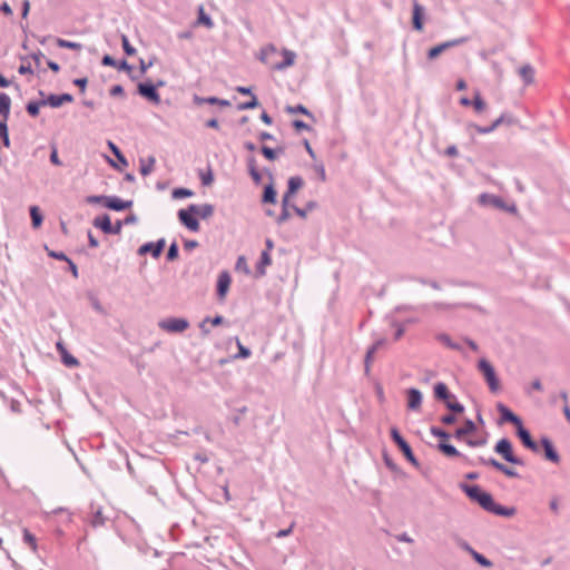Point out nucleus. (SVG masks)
I'll list each match as a JSON object with an SVG mask.
<instances>
[{
  "label": "nucleus",
  "mask_w": 570,
  "mask_h": 570,
  "mask_svg": "<svg viewBox=\"0 0 570 570\" xmlns=\"http://www.w3.org/2000/svg\"><path fill=\"white\" fill-rule=\"evenodd\" d=\"M50 161L56 165V166H60L61 165V161L58 157V151H57V148L53 147L52 148V151H51V155H50Z\"/></svg>",
  "instance_id": "obj_56"
},
{
  "label": "nucleus",
  "mask_w": 570,
  "mask_h": 570,
  "mask_svg": "<svg viewBox=\"0 0 570 570\" xmlns=\"http://www.w3.org/2000/svg\"><path fill=\"white\" fill-rule=\"evenodd\" d=\"M94 226L100 228L106 234H119L121 230V224L117 223V225L114 226L108 215L96 217Z\"/></svg>",
  "instance_id": "obj_7"
},
{
  "label": "nucleus",
  "mask_w": 570,
  "mask_h": 570,
  "mask_svg": "<svg viewBox=\"0 0 570 570\" xmlns=\"http://www.w3.org/2000/svg\"><path fill=\"white\" fill-rule=\"evenodd\" d=\"M431 433L433 435L442 439V442H446L449 440V438H450V435L445 431H443V430H441L439 428H434V426L431 428Z\"/></svg>",
  "instance_id": "obj_46"
},
{
  "label": "nucleus",
  "mask_w": 570,
  "mask_h": 570,
  "mask_svg": "<svg viewBox=\"0 0 570 570\" xmlns=\"http://www.w3.org/2000/svg\"><path fill=\"white\" fill-rule=\"evenodd\" d=\"M475 430H476V426H475L474 422L471 420H468V421H465L463 426L459 428L455 431L454 436L458 440H463L468 434L473 433Z\"/></svg>",
  "instance_id": "obj_18"
},
{
  "label": "nucleus",
  "mask_w": 570,
  "mask_h": 570,
  "mask_svg": "<svg viewBox=\"0 0 570 570\" xmlns=\"http://www.w3.org/2000/svg\"><path fill=\"white\" fill-rule=\"evenodd\" d=\"M391 436L393 441L396 443V445L400 448V450L403 452V454L409 459L410 461L414 462V455L412 452L411 446L409 443L401 436L400 432L396 428L391 429Z\"/></svg>",
  "instance_id": "obj_8"
},
{
  "label": "nucleus",
  "mask_w": 570,
  "mask_h": 570,
  "mask_svg": "<svg viewBox=\"0 0 570 570\" xmlns=\"http://www.w3.org/2000/svg\"><path fill=\"white\" fill-rule=\"evenodd\" d=\"M422 394L416 389L407 391V407L412 411H417L421 407Z\"/></svg>",
  "instance_id": "obj_14"
},
{
  "label": "nucleus",
  "mask_w": 570,
  "mask_h": 570,
  "mask_svg": "<svg viewBox=\"0 0 570 570\" xmlns=\"http://www.w3.org/2000/svg\"><path fill=\"white\" fill-rule=\"evenodd\" d=\"M497 407L501 414L502 421L510 422V423L514 424L517 428L522 424L521 420L510 409H508L502 403H499Z\"/></svg>",
  "instance_id": "obj_13"
},
{
  "label": "nucleus",
  "mask_w": 570,
  "mask_h": 570,
  "mask_svg": "<svg viewBox=\"0 0 570 570\" xmlns=\"http://www.w3.org/2000/svg\"><path fill=\"white\" fill-rule=\"evenodd\" d=\"M87 82H88V81H87V78H78V79H75V80H73V83H75L76 86H78V87L81 89V91H82V92H83V91H85V89H86Z\"/></svg>",
  "instance_id": "obj_58"
},
{
  "label": "nucleus",
  "mask_w": 570,
  "mask_h": 570,
  "mask_svg": "<svg viewBox=\"0 0 570 570\" xmlns=\"http://www.w3.org/2000/svg\"><path fill=\"white\" fill-rule=\"evenodd\" d=\"M214 208L210 205L198 206V213H195L200 218H207L213 215Z\"/></svg>",
  "instance_id": "obj_38"
},
{
  "label": "nucleus",
  "mask_w": 570,
  "mask_h": 570,
  "mask_svg": "<svg viewBox=\"0 0 570 570\" xmlns=\"http://www.w3.org/2000/svg\"><path fill=\"white\" fill-rule=\"evenodd\" d=\"M438 449L446 456H461V453L446 442H440Z\"/></svg>",
  "instance_id": "obj_30"
},
{
  "label": "nucleus",
  "mask_w": 570,
  "mask_h": 570,
  "mask_svg": "<svg viewBox=\"0 0 570 570\" xmlns=\"http://www.w3.org/2000/svg\"><path fill=\"white\" fill-rule=\"evenodd\" d=\"M519 75L527 85H530L534 80V70L531 66L525 65L519 69Z\"/></svg>",
  "instance_id": "obj_23"
},
{
  "label": "nucleus",
  "mask_w": 570,
  "mask_h": 570,
  "mask_svg": "<svg viewBox=\"0 0 570 570\" xmlns=\"http://www.w3.org/2000/svg\"><path fill=\"white\" fill-rule=\"evenodd\" d=\"M287 111L288 112H301V114H304V115H307V116H311L309 111L303 106V105H298L296 107H288L287 108Z\"/></svg>",
  "instance_id": "obj_51"
},
{
  "label": "nucleus",
  "mask_w": 570,
  "mask_h": 570,
  "mask_svg": "<svg viewBox=\"0 0 570 570\" xmlns=\"http://www.w3.org/2000/svg\"><path fill=\"white\" fill-rule=\"evenodd\" d=\"M43 106L40 102H29L28 106H27V111L29 112L30 116L32 117H37L39 115V110H40V107Z\"/></svg>",
  "instance_id": "obj_43"
},
{
  "label": "nucleus",
  "mask_w": 570,
  "mask_h": 570,
  "mask_svg": "<svg viewBox=\"0 0 570 570\" xmlns=\"http://www.w3.org/2000/svg\"><path fill=\"white\" fill-rule=\"evenodd\" d=\"M446 406H448L451 411L456 412V413H461V412H463V410H464V409H463V406H462L460 403L455 402V401H449V400H448V401H446Z\"/></svg>",
  "instance_id": "obj_49"
},
{
  "label": "nucleus",
  "mask_w": 570,
  "mask_h": 570,
  "mask_svg": "<svg viewBox=\"0 0 570 570\" xmlns=\"http://www.w3.org/2000/svg\"><path fill=\"white\" fill-rule=\"evenodd\" d=\"M155 161L156 160L154 157H148L147 159H141L140 160V174L142 176L149 175L154 170Z\"/></svg>",
  "instance_id": "obj_29"
},
{
  "label": "nucleus",
  "mask_w": 570,
  "mask_h": 570,
  "mask_svg": "<svg viewBox=\"0 0 570 570\" xmlns=\"http://www.w3.org/2000/svg\"><path fill=\"white\" fill-rule=\"evenodd\" d=\"M195 213H198V206L190 205L187 209H180L178 212L179 220L191 232H198L199 223L195 217Z\"/></svg>",
  "instance_id": "obj_3"
},
{
  "label": "nucleus",
  "mask_w": 570,
  "mask_h": 570,
  "mask_svg": "<svg viewBox=\"0 0 570 570\" xmlns=\"http://www.w3.org/2000/svg\"><path fill=\"white\" fill-rule=\"evenodd\" d=\"M485 463L490 464L491 466H493L498 471L503 470V466H504V464L500 463L495 459H490V460L485 461Z\"/></svg>",
  "instance_id": "obj_59"
},
{
  "label": "nucleus",
  "mask_w": 570,
  "mask_h": 570,
  "mask_svg": "<svg viewBox=\"0 0 570 570\" xmlns=\"http://www.w3.org/2000/svg\"><path fill=\"white\" fill-rule=\"evenodd\" d=\"M494 450L505 461H508L510 463H513V464H518V465H522L523 464V462L513 454L512 444H511V442L508 439H501L497 443Z\"/></svg>",
  "instance_id": "obj_4"
},
{
  "label": "nucleus",
  "mask_w": 570,
  "mask_h": 570,
  "mask_svg": "<svg viewBox=\"0 0 570 570\" xmlns=\"http://www.w3.org/2000/svg\"><path fill=\"white\" fill-rule=\"evenodd\" d=\"M72 100V96L69 94L50 95L46 99L41 100V104L45 106H50L52 108H58L66 102H71Z\"/></svg>",
  "instance_id": "obj_10"
},
{
  "label": "nucleus",
  "mask_w": 570,
  "mask_h": 570,
  "mask_svg": "<svg viewBox=\"0 0 570 570\" xmlns=\"http://www.w3.org/2000/svg\"><path fill=\"white\" fill-rule=\"evenodd\" d=\"M518 435L522 443L524 444V446L532 451L538 450L535 442L532 440L530 433L522 426V424L518 426Z\"/></svg>",
  "instance_id": "obj_17"
},
{
  "label": "nucleus",
  "mask_w": 570,
  "mask_h": 570,
  "mask_svg": "<svg viewBox=\"0 0 570 570\" xmlns=\"http://www.w3.org/2000/svg\"><path fill=\"white\" fill-rule=\"evenodd\" d=\"M466 41L465 38H459V39H453V40H449V41H445V42H442L433 48H431L429 51H428V58L430 60H434L436 59L442 52H444L445 50L450 49V48H453V47H456V46H460L462 43H464Z\"/></svg>",
  "instance_id": "obj_6"
},
{
  "label": "nucleus",
  "mask_w": 570,
  "mask_h": 570,
  "mask_svg": "<svg viewBox=\"0 0 570 570\" xmlns=\"http://www.w3.org/2000/svg\"><path fill=\"white\" fill-rule=\"evenodd\" d=\"M30 216H31V220H32V226L35 228L40 227L42 224V215L40 214V210L37 206H32L30 208Z\"/></svg>",
  "instance_id": "obj_31"
},
{
  "label": "nucleus",
  "mask_w": 570,
  "mask_h": 570,
  "mask_svg": "<svg viewBox=\"0 0 570 570\" xmlns=\"http://www.w3.org/2000/svg\"><path fill=\"white\" fill-rule=\"evenodd\" d=\"M42 58H43V53L40 52V51L35 52V53L31 55V59L35 61L36 68H40L41 67Z\"/></svg>",
  "instance_id": "obj_55"
},
{
  "label": "nucleus",
  "mask_w": 570,
  "mask_h": 570,
  "mask_svg": "<svg viewBox=\"0 0 570 570\" xmlns=\"http://www.w3.org/2000/svg\"><path fill=\"white\" fill-rule=\"evenodd\" d=\"M500 472L504 473L507 476H510V478L518 476V473L513 469H510L505 465L503 466V470H501Z\"/></svg>",
  "instance_id": "obj_63"
},
{
  "label": "nucleus",
  "mask_w": 570,
  "mask_h": 570,
  "mask_svg": "<svg viewBox=\"0 0 570 570\" xmlns=\"http://www.w3.org/2000/svg\"><path fill=\"white\" fill-rule=\"evenodd\" d=\"M57 45L60 48H68V49H72V50H80L81 49V45L80 43L68 41V40L60 39V38L57 39Z\"/></svg>",
  "instance_id": "obj_34"
},
{
  "label": "nucleus",
  "mask_w": 570,
  "mask_h": 570,
  "mask_svg": "<svg viewBox=\"0 0 570 570\" xmlns=\"http://www.w3.org/2000/svg\"><path fill=\"white\" fill-rule=\"evenodd\" d=\"M57 350L60 352L62 361L67 366H77L79 364L76 357L68 354L67 350L63 347L61 343H57Z\"/></svg>",
  "instance_id": "obj_21"
},
{
  "label": "nucleus",
  "mask_w": 570,
  "mask_h": 570,
  "mask_svg": "<svg viewBox=\"0 0 570 570\" xmlns=\"http://www.w3.org/2000/svg\"><path fill=\"white\" fill-rule=\"evenodd\" d=\"M159 325L167 332L179 333L188 327V322L184 318H168L163 321Z\"/></svg>",
  "instance_id": "obj_9"
},
{
  "label": "nucleus",
  "mask_w": 570,
  "mask_h": 570,
  "mask_svg": "<svg viewBox=\"0 0 570 570\" xmlns=\"http://www.w3.org/2000/svg\"><path fill=\"white\" fill-rule=\"evenodd\" d=\"M296 55L289 50H277L274 46H267L261 51V59L272 69H284L295 62Z\"/></svg>",
  "instance_id": "obj_1"
},
{
  "label": "nucleus",
  "mask_w": 570,
  "mask_h": 570,
  "mask_svg": "<svg viewBox=\"0 0 570 570\" xmlns=\"http://www.w3.org/2000/svg\"><path fill=\"white\" fill-rule=\"evenodd\" d=\"M272 264V257L268 250H264L261 255V261L257 265V272L259 275L265 274V268Z\"/></svg>",
  "instance_id": "obj_26"
},
{
  "label": "nucleus",
  "mask_w": 570,
  "mask_h": 570,
  "mask_svg": "<svg viewBox=\"0 0 570 570\" xmlns=\"http://www.w3.org/2000/svg\"><path fill=\"white\" fill-rule=\"evenodd\" d=\"M258 100L255 95H252L250 100L238 105L239 110L254 109L258 107Z\"/></svg>",
  "instance_id": "obj_35"
},
{
  "label": "nucleus",
  "mask_w": 570,
  "mask_h": 570,
  "mask_svg": "<svg viewBox=\"0 0 570 570\" xmlns=\"http://www.w3.org/2000/svg\"><path fill=\"white\" fill-rule=\"evenodd\" d=\"M293 126L297 129V130H308L309 127L307 124H305L304 121L302 120H295L293 122Z\"/></svg>",
  "instance_id": "obj_60"
},
{
  "label": "nucleus",
  "mask_w": 570,
  "mask_h": 570,
  "mask_svg": "<svg viewBox=\"0 0 570 570\" xmlns=\"http://www.w3.org/2000/svg\"><path fill=\"white\" fill-rule=\"evenodd\" d=\"M11 99L4 94L0 92V116H2V120L7 121L10 112Z\"/></svg>",
  "instance_id": "obj_19"
},
{
  "label": "nucleus",
  "mask_w": 570,
  "mask_h": 570,
  "mask_svg": "<svg viewBox=\"0 0 570 570\" xmlns=\"http://www.w3.org/2000/svg\"><path fill=\"white\" fill-rule=\"evenodd\" d=\"M472 106L476 112H482L485 109V102L481 98L479 91L475 92L474 99L472 100Z\"/></svg>",
  "instance_id": "obj_33"
},
{
  "label": "nucleus",
  "mask_w": 570,
  "mask_h": 570,
  "mask_svg": "<svg viewBox=\"0 0 570 570\" xmlns=\"http://www.w3.org/2000/svg\"><path fill=\"white\" fill-rule=\"evenodd\" d=\"M1 139L6 146H9L8 127L4 120H0V140Z\"/></svg>",
  "instance_id": "obj_40"
},
{
  "label": "nucleus",
  "mask_w": 570,
  "mask_h": 570,
  "mask_svg": "<svg viewBox=\"0 0 570 570\" xmlns=\"http://www.w3.org/2000/svg\"><path fill=\"white\" fill-rule=\"evenodd\" d=\"M542 445L544 448V452H546L547 459L552 461V462H558L559 461V455L554 451V449L552 446V443L548 439H543L542 440Z\"/></svg>",
  "instance_id": "obj_25"
},
{
  "label": "nucleus",
  "mask_w": 570,
  "mask_h": 570,
  "mask_svg": "<svg viewBox=\"0 0 570 570\" xmlns=\"http://www.w3.org/2000/svg\"><path fill=\"white\" fill-rule=\"evenodd\" d=\"M502 122V117L498 118L490 127L474 126L479 134H489L493 131Z\"/></svg>",
  "instance_id": "obj_36"
},
{
  "label": "nucleus",
  "mask_w": 570,
  "mask_h": 570,
  "mask_svg": "<svg viewBox=\"0 0 570 570\" xmlns=\"http://www.w3.org/2000/svg\"><path fill=\"white\" fill-rule=\"evenodd\" d=\"M465 442L471 448L482 446L485 444L484 439H468Z\"/></svg>",
  "instance_id": "obj_52"
},
{
  "label": "nucleus",
  "mask_w": 570,
  "mask_h": 570,
  "mask_svg": "<svg viewBox=\"0 0 570 570\" xmlns=\"http://www.w3.org/2000/svg\"><path fill=\"white\" fill-rule=\"evenodd\" d=\"M193 196V191L186 188H177L173 191L174 198H185Z\"/></svg>",
  "instance_id": "obj_45"
},
{
  "label": "nucleus",
  "mask_w": 570,
  "mask_h": 570,
  "mask_svg": "<svg viewBox=\"0 0 570 570\" xmlns=\"http://www.w3.org/2000/svg\"><path fill=\"white\" fill-rule=\"evenodd\" d=\"M466 495L472 500L478 502L484 510L495 513L498 515H510L511 512H508L504 508L494 503L492 495L485 491H483L478 485H464L463 487Z\"/></svg>",
  "instance_id": "obj_2"
},
{
  "label": "nucleus",
  "mask_w": 570,
  "mask_h": 570,
  "mask_svg": "<svg viewBox=\"0 0 570 570\" xmlns=\"http://www.w3.org/2000/svg\"><path fill=\"white\" fill-rule=\"evenodd\" d=\"M423 8L417 3L413 8V27L417 31L423 30Z\"/></svg>",
  "instance_id": "obj_20"
},
{
  "label": "nucleus",
  "mask_w": 570,
  "mask_h": 570,
  "mask_svg": "<svg viewBox=\"0 0 570 570\" xmlns=\"http://www.w3.org/2000/svg\"><path fill=\"white\" fill-rule=\"evenodd\" d=\"M177 256H178V246L174 243L170 245V247L168 249L167 257L169 261H174L177 258Z\"/></svg>",
  "instance_id": "obj_50"
},
{
  "label": "nucleus",
  "mask_w": 570,
  "mask_h": 570,
  "mask_svg": "<svg viewBox=\"0 0 570 570\" xmlns=\"http://www.w3.org/2000/svg\"><path fill=\"white\" fill-rule=\"evenodd\" d=\"M105 206L109 209L114 210H124L127 208L128 204L120 198H106Z\"/></svg>",
  "instance_id": "obj_22"
},
{
  "label": "nucleus",
  "mask_w": 570,
  "mask_h": 570,
  "mask_svg": "<svg viewBox=\"0 0 570 570\" xmlns=\"http://www.w3.org/2000/svg\"><path fill=\"white\" fill-rule=\"evenodd\" d=\"M49 256L56 258V259H59V261H65V262H68L69 258L66 256L65 253L60 252V253H57V252H49Z\"/></svg>",
  "instance_id": "obj_57"
},
{
  "label": "nucleus",
  "mask_w": 570,
  "mask_h": 570,
  "mask_svg": "<svg viewBox=\"0 0 570 570\" xmlns=\"http://www.w3.org/2000/svg\"><path fill=\"white\" fill-rule=\"evenodd\" d=\"M90 524L94 528L101 527L105 524V517L102 515V512L100 510H97L90 521Z\"/></svg>",
  "instance_id": "obj_37"
},
{
  "label": "nucleus",
  "mask_w": 570,
  "mask_h": 570,
  "mask_svg": "<svg viewBox=\"0 0 570 570\" xmlns=\"http://www.w3.org/2000/svg\"><path fill=\"white\" fill-rule=\"evenodd\" d=\"M434 395L440 400L448 401L450 399V392L448 390V386L442 382L435 384Z\"/></svg>",
  "instance_id": "obj_28"
},
{
  "label": "nucleus",
  "mask_w": 570,
  "mask_h": 570,
  "mask_svg": "<svg viewBox=\"0 0 570 570\" xmlns=\"http://www.w3.org/2000/svg\"><path fill=\"white\" fill-rule=\"evenodd\" d=\"M164 245H165L164 240H159L157 243H148V244L142 245L139 248V253L140 254L151 253L154 257H158L160 255V253L163 252Z\"/></svg>",
  "instance_id": "obj_15"
},
{
  "label": "nucleus",
  "mask_w": 570,
  "mask_h": 570,
  "mask_svg": "<svg viewBox=\"0 0 570 570\" xmlns=\"http://www.w3.org/2000/svg\"><path fill=\"white\" fill-rule=\"evenodd\" d=\"M479 370L481 371L487 383L489 384L490 390L497 392L500 387V383L495 375L493 366L487 360L482 358L479 362Z\"/></svg>",
  "instance_id": "obj_5"
},
{
  "label": "nucleus",
  "mask_w": 570,
  "mask_h": 570,
  "mask_svg": "<svg viewBox=\"0 0 570 570\" xmlns=\"http://www.w3.org/2000/svg\"><path fill=\"white\" fill-rule=\"evenodd\" d=\"M404 333H405V328L402 325L396 324L394 340L399 341L404 335Z\"/></svg>",
  "instance_id": "obj_61"
},
{
  "label": "nucleus",
  "mask_w": 570,
  "mask_h": 570,
  "mask_svg": "<svg viewBox=\"0 0 570 570\" xmlns=\"http://www.w3.org/2000/svg\"><path fill=\"white\" fill-rule=\"evenodd\" d=\"M262 153L269 160H274L276 158L275 151L272 148H269V147L264 146L262 148Z\"/></svg>",
  "instance_id": "obj_53"
},
{
  "label": "nucleus",
  "mask_w": 570,
  "mask_h": 570,
  "mask_svg": "<svg viewBox=\"0 0 570 570\" xmlns=\"http://www.w3.org/2000/svg\"><path fill=\"white\" fill-rule=\"evenodd\" d=\"M108 147L110 148V150L112 151V154L120 160L122 161L124 164H126V159L124 157V155L121 154V151L119 150V148L112 142V141H108Z\"/></svg>",
  "instance_id": "obj_47"
},
{
  "label": "nucleus",
  "mask_w": 570,
  "mask_h": 570,
  "mask_svg": "<svg viewBox=\"0 0 570 570\" xmlns=\"http://www.w3.org/2000/svg\"><path fill=\"white\" fill-rule=\"evenodd\" d=\"M438 340L439 342H441L442 344H444L445 346L450 347V348H453V350H459V345L454 344L450 336L446 335V334H440L438 335Z\"/></svg>",
  "instance_id": "obj_41"
},
{
  "label": "nucleus",
  "mask_w": 570,
  "mask_h": 570,
  "mask_svg": "<svg viewBox=\"0 0 570 570\" xmlns=\"http://www.w3.org/2000/svg\"><path fill=\"white\" fill-rule=\"evenodd\" d=\"M102 65L105 66H111V67H115L116 66V61L112 57L106 55L104 58H102Z\"/></svg>",
  "instance_id": "obj_64"
},
{
  "label": "nucleus",
  "mask_w": 570,
  "mask_h": 570,
  "mask_svg": "<svg viewBox=\"0 0 570 570\" xmlns=\"http://www.w3.org/2000/svg\"><path fill=\"white\" fill-rule=\"evenodd\" d=\"M138 92L147 98L148 100L153 101L154 104L160 102V96L157 92L156 88L151 83H139L138 85Z\"/></svg>",
  "instance_id": "obj_11"
},
{
  "label": "nucleus",
  "mask_w": 570,
  "mask_h": 570,
  "mask_svg": "<svg viewBox=\"0 0 570 570\" xmlns=\"http://www.w3.org/2000/svg\"><path fill=\"white\" fill-rule=\"evenodd\" d=\"M236 271H242L245 274H249V267L244 256H239L236 262Z\"/></svg>",
  "instance_id": "obj_42"
},
{
  "label": "nucleus",
  "mask_w": 570,
  "mask_h": 570,
  "mask_svg": "<svg viewBox=\"0 0 570 570\" xmlns=\"http://www.w3.org/2000/svg\"><path fill=\"white\" fill-rule=\"evenodd\" d=\"M384 344L383 341L375 342L367 351L365 357V370L366 372L370 370L371 363L373 361L375 352Z\"/></svg>",
  "instance_id": "obj_27"
},
{
  "label": "nucleus",
  "mask_w": 570,
  "mask_h": 570,
  "mask_svg": "<svg viewBox=\"0 0 570 570\" xmlns=\"http://www.w3.org/2000/svg\"><path fill=\"white\" fill-rule=\"evenodd\" d=\"M208 104H212V105H219L222 107H228L230 106V102L228 100H224V99H219V98H216V97H210L206 100Z\"/></svg>",
  "instance_id": "obj_48"
},
{
  "label": "nucleus",
  "mask_w": 570,
  "mask_h": 570,
  "mask_svg": "<svg viewBox=\"0 0 570 570\" xmlns=\"http://www.w3.org/2000/svg\"><path fill=\"white\" fill-rule=\"evenodd\" d=\"M19 73L26 75V73H33V70L30 65H21L18 69Z\"/></svg>",
  "instance_id": "obj_62"
},
{
  "label": "nucleus",
  "mask_w": 570,
  "mask_h": 570,
  "mask_svg": "<svg viewBox=\"0 0 570 570\" xmlns=\"http://www.w3.org/2000/svg\"><path fill=\"white\" fill-rule=\"evenodd\" d=\"M473 556H474V559H475L480 564H482V566H484V567H490V566H491V562H490L487 558H484L482 554H480V553H478V552H474V553H473Z\"/></svg>",
  "instance_id": "obj_54"
},
{
  "label": "nucleus",
  "mask_w": 570,
  "mask_h": 570,
  "mask_svg": "<svg viewBox=\"0 0 570 570\" xmlns=\"http://www.w3.org/2000/svg\"><path fill=\"white\" fill-rule=\"evenodd\" d=\"M22 534H23V542L31 549V551L33 553H37L38 543H37L36 537L26 528L22 530Z\"/></svg>",
  "instance_id": "obj_24"
},
{
  "label": "nucleus",
  "mask_w": 570,
  "mask_h": 570,
  "mask_svg": "<svg viewBox=\"0 0 570 570\" xmlns=\"http://www.w3.org/2000/svg\"><path fill=\"white\" fill-rule=\"evenodd\" d=\"M232 283L228 272H222L217 279V294L220 299H224Z\"/></svg>",
  "instance_id": "obj_12"
},
{
  "label": "nucleus",
  "mask_w": 570,
  "mask_h": 570,
  "mask_svg": "<svg viewBox=\"0 0 570 570\" xmlns=\"http://www.w3.org/2000/svg\"><path fill=\"white\" fill-rule=\"evenodd\" d=\"M303 179L298 176L291 177L288 180V189L286 194L284 195V202L287 203L289 197H292L302 186H303Z\"/></svg>",
  "instance_id": "obj_16"
},
{
  "label": "nucleus",
  "mask_w": 570,
  "mask_h": 570,
  "mask_svg": "<svg viewBox=\"0 0 570 570\" xmlns=\"http://www.w3.org/2000/svg\"><path fill=\"white\" fill-rule=\"evenodd\" d=\"M198 22L200 24H204L207 28H212L213 27V22H212L210 18L205 13L203 7L199 8Z\"/></svg>",
  "instance_id": "obj_39"
},
{
  "label": "nucleus",
  "mask_w": 570,
  "mask_h": 570,
  "mask_svg": "<svg viewBox=\"0 0 570 570\" xmlns=\"http://www.w3.org/2000/svg\"><path fill=\"white\" fill-rule=\"evenodd\" d=\"M121 43H122L124 51H125L128 56H132V55H135L136 50H135V48L129 43V40H128L127 36L122 35V37H121Z\"/></svg>",
  "instance_id": "obj_44"
},
{
  "label": "nucleus",
  "mask_w": 570,
  "mask_h": 570,
  "mask_svg": "<svg viewBox=\"0 0 570 570\" xmlns=\"http://www.w3.org/2000/svg\"><path fill=\"white\" fill-rule=\"evenodd\" d=\"M276 200V191L272 185H267L264 189L263 202L264 203H275Z\"/></svg>",
  "instance_id": "obj_32"
}]
</instances>
